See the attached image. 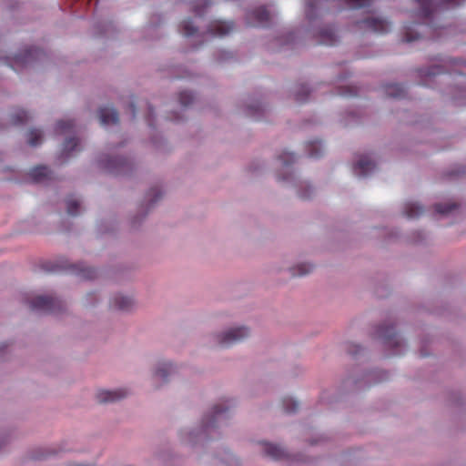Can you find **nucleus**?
<instances>
[{
	"instance_id": "nucleus-5",
	"label": "nucleus",
	"mask_w": 466,
	"mask_h": 466,
	"mask_svg": "<svg viewBox=\"0 0 466 466\" xmlns=\"http://www.w3.org/2000/svg\"><path fill=\"white\" fill-rule=\"evenodd\" d=\"M357 25L360 29L380 34L387 33L390 27L388 21L373 17H368L361 21H358Z\"/></svg>"
},
{
	"instance_id": "nucleus-39",
	"label": "nucleus",
	"mask_w": 466,
	"mask_h": 466,
	"mask_svg": "<svg viewBox=\"0 0 466 466\" xmlns=\"http://www.w3.org/2000/svg\"><path fill=\"white\" fill-rule=\"evenodd\" d=\"M279 160L281 161L283 167H288L290 164L295 162V156L292 153L289 152H284L282 155L279 156Z\"/></svg>"
},
{
	"instance_id": "nucleus-29",
	"label": "nucleus",
	"mask_w": 466,
	"mask_h": 466,
	"mask_svg": "<svg viewBox=\"0 0 466 466\" xmlns=\"http://www.w3.org/2000/svg\"><path fill=\"white\" fill-rule=\"evenodd\" d=\"M27 139L30 146L35 147L42 140V132L38 129H31L27 134Z\"/></svg>"
},
{
	"instance_id": "nucleus-21",
	"label": "nucleus",
	"mask_w": 466,
	"mask_h": 466,
	"mask_svg": "<svg viewBox=\"0 0 466 466\" xmlns=\"http://www.w3.org/2000/svg\"><path fill=\"white\" fill-rule=\"evenodd\" d=\"M385 94L390 97L400 98L404 96L405 89L399 84H388L384 86Z\"/></svg>"
},
{
	"instance_id": "nucleus-12",
	"label": "nucleus",
	"mask_w": 466,
	"mask_h": 466,
	"mask_svg": "<svg viewBox=\"0 0 466 466\" xmlns=\"http://www.w3.org/2000/svg\"><path fill=\"white\" fill-rule=\"evenodd\" d=\"M98 117L103 126L116 125L119 122L118 113L114 107H101L98 111Z\"/></svg>"
},
{
	"instance_id": "nucleus-23",
	"label": "nucleus",
	"mask_w": 466,
	"mask_h": 466,
	"mask_svg": "<svg viewBox=\"0 0 466 466\" xmlns=\"http://www.w3.org/2000/svg\"><path fill=\"white\" fill-rule=\"evenodd\" d=\"M175 369L171 363H161L155 372L157 378L162 379L164 381L167 378L174 372Z\"/></svg>"
},
{
	"instance_id": "nucleus-18",
	"label": "nucleus",
	"mask_w": 466,
	"mask_h": 466,
	"mask_svg": "<svg viewBox=\"0 0 466 466\" xmlns=\"http://www.w3.org/2000/svg\"><path fill=\"white\" fill-rule=\"evenodd\" d=\"M71 270L84 279H93L96 277V270L83 265H72Z\"/></svg>"
},
{
	"instance_id": "nucleus-35",
	"label": "nucleus",
	"mask_w": 466,
	"mask_h": 466,
	"mask_svg": "<svg viewBox=\"0 0 466 466\" xmlns=\"http://www.w3.org/2000/svg\"><path fill=\"white\" fill-rule=\"evenodd\" d=\"M457 208V205L454 203H439L434 206V208L436 212L440 214H448L451 210L455 209Z\"/></svg>"
},
{
	"instance_id": "nucleus-24",
	"label": "nucleus",
	"mask_w": 466,
	"mask_h": 466,
	"mask_svg": "<svg viewBox=\"0 0 466 466\" xmlns=\"http://www.w3.org/2000/svg\"><path fill=\"white\" fill-rule=\"evenodd\" d=\"M320 44L333 46L337 42L334 31L331 28H325L320 31Z\"/></svg>"
},
{
	"instance_id": "nucleus-27",
	"label": "nucleus",
	"mask_w": 466,
	"mask_h": 466,
	"mask_svg": "<svg viewBox=\"0 0 466 466\" xmlns=\"http://www.w3.org/2000/svg\"><path fill=\"white\" fill-rule=\"evenodd\" d=\"M29 118L28 113L23 109H17L12 114V122L14 125H22Z\"/></svg>"
},
{
	"instance_id": "nucleus-1",
	"label": "nucleus",
	"mask_w": 466,
	"mask_h": 466,
	"mask_svg": "<svg viewBox=\"0 0 466 466\" xmlns=\"http://www.w3.org/2000/svg\"><path fill=\"white\" fill-rule=\"evenodd\" d=\"M466 0H416L420 6V16L428 19L434 11L456 7Z\"/></svg>"
},
{
	"instance_id": "nucleus-33",
	"label": "nucleus",
	"mask_w": 466,
	"mask_h": 466,
	"mask_svg": "<svg viewBox=\"0 0 466 466\" xmlns=\"http://www.w3.org/2000/svg\"><path fill=\"white\" fill-rule=\"evenodd\" d=\"M312 268L313 266L310 264H299L296 268H292V275L301 277L309 273Z\"/></svg>"
},
{
	"instance_id": "nucleus-15",
	"label": "nucleus",
	"mask_w": 466,
	"mask_h": 466,
	"mask_svg": "<svg viewBox=\"0 0 466 466\" xmlns=\"http://www.w3.org/2000/svg\"><path fill=\"white\" fill-rule=\"evenodd\" d=\"M414 27H423L427 30H431V25L422 24H412L410 25L405 26L403 37L404 42L410 43L414 40H418L420 38L421 33L417 28Z\"/></svg>"
},
{
	"instance_id": "nucleus-8",
	"label": "nucleus",
	"mask_w": 466,
	"mask_h": 466,
	"mask_svg": "<svg viewBox=\"0 0 466 466\" xmlns=\"http://www.w3.org/2000/svg\"><path fill=\"white\" fill-rule=\"evenodd\" d=\"M319 0H309L306 6V15L309 19H312L316 9V5ZM350 8L358 9L370 5L372 0H343Z\"/></svg>"
},
{
	"instance_id": "nucleus-14",
	"label": "nucleus",
	"mask_w": 466,
	"mask_h": 466,
	"mask_svg": "<svg viewBox=\"0 0 466 466\" xmlns=\"http://www.w3.org/2000/svg\"><path fill=\"white\" fill-rule=\"evenodd\" d=\"M29 176L35 183H42L51 179V171L46 166H38L31 169Z\"/></svg>"
},
{
	"instance_id": "nucleus-11",
	"label": "nucleus",
	"mask_w": 466,
	"mask_h": 466,
	"mask_svg": "<svg viewBox=\"0 0 466 466\" xmlns=\"http://www.w3.org/2000/svg\"><path fill=\"white\" fill-rule=\"evenodd\" d=\"M235 25L233 22L214 21L210 24L208 32L213 36H225L233 32Z\"/></svg>"
},
{
	"instance_id": "nucleus-9",
	"label": "nucleus",
	"mask_w": 466,
	"mask_h": 466,
	"mask_svg": "<svg viewBox=\"0 0 466 466\" xmlns=\"http://www.w3.org/2000/svg\"><path fill=\"white\" fill-rule=\"evenodd\" d=\"M127 394V390L124 389H118L116 390H102L96 393V400L99 403L115 402L124 399Z\"/></svg>"
},
{
	"instance_id": "nucleus-32",
	"label": "nucleus",
	"mask_w": 466,
	"mask_h": 466,
	"mask_svg": "<svg viewBox=\"0 0 466 466\" xmlns=\"http://www.w3.org/2000/svg\"><path fill=\"white\" fill-rule=\"evenodd\" d=\"M74 127V123L71 120H60L56 123V131L58 134H65Z\"/></svg>"
},
{
	"instance_id": "nucleus-31",
	"label": "nucleus",
	"mask_w": 466,
	"mask_h": 466,
	"mask_svg": "<svg viewBox=\"0 0 466 466\" xmlns=\"http://www.w3.org/2000/svg\"><path fill=\"white\" fill-rule=\"evenodd\" d=\"M309 91L307 86L301 85L298 86L295 92V100L299 103H303L307 101Z\"/></svg>"
},
{
	"instance_id": "nucleus-28",
	"label": "nucleus",
	"mask_w": 466,
	"mask_h": 466,
	"mask_svg": "<svg viewBox=\"0 0 466 466\" xmlns=\"http://www.w3.org/2000/svg\"><path fill=\"white\" fill-rule=\"evenodd\" d=\"M80 204L78 200L70 197L66 199L67 213L71 216H76L79 213Z\"/></svg>"
},
{
	"instance_id": "nucleus-38",
	"label": "nucleus",
	"mask_w": 466,
	"mask_h": 466,
	"mask_svg": "<svg viewBox=\"0 0 466 466\" xmlns=\"http://www.w3.org/2000/svg\"><path fill=\"white\" fill-rule=\"evenodd\" d=\"M161 197H162V193L157 187L151 188L147 195V198H148L150 206H152L154 203H156Z\"/></svg>"
},
{
	"instance_id": "nucleus-34",
	"label": "nucleus",
	"mask_w": 466,
	"mask_h": 466,
	"mask_svg": "<svg viewBox=\"0 0 466 466\" xmlns=\"http://www.w3.org/2000/svg\"><path fill=\"white\" fill-rule=\"evenodd\" d=\"M283 409L287 413L295 412L298 410L299 404L291 398H285L282 401Z\"/></svg>"
},
{
	"instance_id": "nucleus-16",
	"label": "nucleus",
	"mask_w": 466,
	"mask_h": 466,
	"mask_svg": "<svg viewBox=\"0 0 466 466\" xmlns=\"http://www.w3.org/2000/svg\"><path fill=\"white\" fill-rule=\"evenodd\" d=\"M134 301L131 298L116 295L112 299L111 307L119 310H129L132 309Z\"/></svg>"
},
{
	"instance_id": "nucleus-43",
	"label": "nucleus",
	"mask_w": 466,
	"mask_h": 466,
	"mask_svg": "<svg viewBox=\"0 0 466 466\" xmlns=\"http://www.w3.org/2000/svg\"><path fill=\"white\" fill-rule=\"evenodd\" d=\"M152 115H153V109H152L151 106H148V112H147L146 117H147V121L149 126H152V122H151V119H150Z\"/></svg>"
},
{
	"instance_id": "nucleus-45",
	"label": "nucleus",
	"mask_w": 466,
	"mask_h": 466,
	"mask_svg": "<svg viewBox=\"0 0 466 466\" xmlns=\"http://www.w3.org/2000/svg\"><path fill=\"white\" fill-rule=\"evenodd\" d=\"M299 197L303 199H307L310 197V194H306L305 192H300Z\"/></svg>"
},
{
	"instance_id": "nucleus-4",
	"label": "nucleus",
	"mask_w": 466,
	"mask_h": 466,
	"mask_svg": "<svg viewBox=\"0 0 466 466\" xmlns=\"http://www.w3.org/2000/svg\"><path fill=\"white\" fill-rule=\"evenodd\" d=\"M248 335L249 330L246 327L233 328L217 336L218 344L224 348L230 347L240 342Z\"/></svg>"
},
{
	"instance_id": "nucleus-10",
	"label": "nucleus",
	"mask_w": 466,
	"mask_h": 466,
	"mask_svg": "<svg viewBox=\"0 0 466 466\" xmlns=\"http://www.w3.org/2000/svg\"><path fill=\"white\" fill-rule=\"evenodd\" d=\"M378 333L383 339L384 344L390 348H397L402 344L400 338L392 327H380Z\"/></svg>"
},
{
	"instance_id": "nucleus-36",
	"label": "nucleus",
	"mask_w": 466,
	"mask_h": 466,
	"mask_svg": "<svg viewBox=\"0 0 466 466\" xmlns=\"http://www.w3.org/2000/svg\"><path fill=\"white\" fill-rule=\"evenodd\" d=\"M210 5V3L204 0H197V2L193 5V12L198 15L201 16L204 13V8H207Z\"/></svg>"
},
{
	"instance_id": "nucleus-42",
	"label": "nucleus",
	"mask_w": 466,
	"mask_h": 466,
	"mask_svg": "<svg viewBox=\"0 0 466 466\" xmlns=\"http://www.w3.org/2000/svg\"><path fill=\"white\" fill-rule=\"evenodd\" d=\"M129 110L131 113V118L134 119L136 116V104L133 101L129 104Z\"/></svg>"
},
{
	"instance_id": "nucleus-25",
	"label": "nucleus",
	"mask_w": 466,
	"mask_h": 466,
	"mask_svg": "<svg viewBox=\"0 0 466 466\" xmlns=\"http://www.w3.org/2000/svg\"><path fill=\"white\" fill-rule=\"evenodd\" d=\"M308 151L310 157L318 158L322 156L323 147L320 141L314 140L308 143Z\"/></svg>"
},
{
	"instance_id": "nucleus-22",
	"label": "nucleus",
	"mask_w": 466,
	"mask_h": 466,
	"mask_svg": "<svg viewBox=\"0 0 466 466\" xmlns=\"http://www.w3.org/2000/svg\"><path fill=\"white\" fill-rule=\"evenodd\" d=\"M263 450L267 456L276 460L280 459L285 455L283 449L271 443H263Z\"/></svg>"
},
{
	"instance_id": "nucleus-41",
	"label": "nucleus",
	"mask_w": 466,
	"mask_h": 466,
	"mask_svg": "<svg viewBox=\"0 0 466 466\" xmlns=\"http://www.w3.org/2000/svg\"><path fill=\"white\" fill-rule=\"evenodd\" d=\"M342 96H355L356 91H354L351 87H347V90L339 93Z\"/></svg>"
},
{
	"instance_id": "nucleus-47",
	"label": "nucleus",
	"mask_w": 466,
	"mask_h": 466,
	"mask_svg": "<svg viewBox=\"0 0 466 466\" xmlns=\"http://www.w3.org/2000/svg\"><path fill=\"white\" fill-rule=\"evenodd\" d=\"M308 191H309L310 193L312 192V189L310 187L308 188Z\"/></svg>"
},
{
	"instance_id": "nucleus-17",
	"label": "nucleus",
	"mask_w": 466,
	"mask_h": 466,
	"mask_svg": "<svg viewBox=\"0 0 466 466\" xmlns=\"http://www.w3.org/2000/svg\"><path fill=\"white\" fill-rule=\"evenodd\" d=\"M443 67H444V66L434 65V66H432L430 68L420 69V76L421 77L425 78L423 83H422V85L429 86L428 78L430 79L432 76H435L437 75H440V74H442V73H445V72H449L448 70H445Z\"/></svg>"
},
{
	"instance_id": "nucleus-2",
	"label": "nucleus",
	"mask_w": 466,
	"mask_h": 466,
	"mask_svg": "<svg viewBox=\"0 0 466 466\" xmlns=\"http://www.w3.org/2000/svg\"><path fill=\"white\" fill-rule=\"evenodd\" d=\"M63 308L62 301L53 297L38 296L30 301L32 310L44 313H58Z\"/></svg>"
},
{
	"instance_id": "nucleus-30",
	"label": "nucleus",
	"mask_w": 466,
	"mask_h": 466,
	"mask_svg": "<svg viewBox=\"0 0 466 466\" xmlns=\"http://www.w3.org/2000/svg\"><path fill=\"white\" fill-rule=\"evenodd\" d=\"M180 31L185 36H192L196 34L197 28L192 25L190 20H185L180 25Z\"/></svg>"
},
{
	"instance_id": "nucleus-13",
	"label": "nucleus",
	"mask_w": 466,
	"mask_h": 466,
	"mask_svg": "<svg viewBox=\"0 0 466 466\" xmlns=\"http://www.w3.org/2000/svg\"><path fill=\"white\" fill-rule=\"evenodd\" d=\"M375 167V163L370 161L367 157H363L354 165V171L359 177H366L370 175Z\"/></svg>"
},
{
	"instance_id": "nucleus-44",
	"label": "nucleus",
	"mask_w": 466,
	"mask_h": 466,
	"mask_svg": "<svg viewBox=\"0 0 466 466\" xmlns=\"http://www.w3.org/2000/svg\"><path fill=\"white\" fill-rule=\"evenodd\" d=\"M449 64L450 66H456L459 64V61L455 60V59H451V60H448V61H445V66Z\"/></svg>"
},
{
	"instance_id": "nucleus-19",
	"label": "nucleus",
	"mask_w": 466,
	"mask_h": 466,
	"mask_svg": "<svg viewBox=\"0 0 466 466\" xmlns=\"http://www.w3.org/2000/svg\"><path fill=\"white\" fill-rule=\"evenodd\" d=\"M80 150L78 140L76 137L67 138L63 146L62 157L67 158L71 157L74 152Z\"/></svg>"
},
{
	"instance_id": "nucleus-46",
	"label": "nucleus",
	"mask_w": 466,
	"mask_h": 466,
	"mask_svg": "<svg viewBox=\"0 0 466 466\" xmlns=\"http://www.w3.org/2000/svg\"><path fill=\"white\" fill-rule=\"evenodd\" d=\"M172 120H178V117H171Z\"/></svg>"
},
{
	"instance_id": "nucleus-40",
	"label": "nucleus",
	"mask_w": 466,
	"mask_h": 466,
	"mask_svg": "<svg viewBox=\"0 0 466 466\" xmlns=\"http://www.w3.org/2000/svg\"><path fill=\"white\" fill-rule=\"evenodd\" d=\"M248 114L249 116H255V115H256L258 112H260V111H261V106H260V105H257L256 106H248Z\"/></svg>"
},
{
	"instance_id": "nucleus-7",
	"label": "nucleus",
	"mask_w": 466,
	"mask_h": 466,
	"mask_svg": "<svg viewBox=\"0 0 466 466\" xmlns=\"http://www.w3.org/2000/svg\"><path fill=\"white\" fill-rule=\"evenodd\" d=\"M105 167L112 174L119 175L126 174L131 167V163L127 158L116 157L109 159L106 164Z\"/></svg>"
},
{
	"instance_id": "nucleus-26",
	"label": "nucleus",
	"mask_w": 466,
	"mask_h": 466,
	"mask_svg": "<svg viewBox=\"0 0 466 466\" xmlns=\"http://www.w3.org/2000/svg\"><path fill=\"white\" fill-rule=\"evenodd\" d=\"M404 213L409 218H415L423 213V208L416 203H407Z\"/></svg>"
},
{
	"instance_id": "nucleus-3",
	"label": "nucleus",
	"mask_w": 466,
	"mask_h": 466,
	"mask_svg": "<svg viewBox=\"0 0 466 466\" xmlns=\"http://www.w3.org/2000/svg\"><path fill=\"white\" fill-rule=\"evenodd\" d=\"M42 55H44L42 50L35 47H30L17 54L12 59H8L6 64L16 71L19 67H24L30 65L33 61L38 59Z\"/></svg>"
},
{
	"instance_id": "nucleus-20",
	"label": "nucleus",
	"mask_w": 466,
	"mask_h": 466,
	"mask_svg": "<svg viewBox=\"0 0 466 466\" xmlns=\"http://www.w3.org/2000/svg\"><path fill=\"white\" fill-rule=\"evenodd\" d=\"M229 407L224 406V404H216L211 410L210 418H207L205 420V425L207 427L213 425L219 418L225 413Z\"/></svg>"
},
{
	"instance_id": "nucleus-6",
	"label": "nucleus",
	"mask_w": 466,
	"mask_h": 466,
	"mask_svg": "<svg viewBox=\"0 0 466 466\" xmlns=\"http://www.w3.org/2000/svg\"><path fill=\"white\" fill-rule=\"evenodd\" d=\"M269 21V12L264 6L256 8L247 14V23L250 26H267Z\"/></svg>"
},
{
	"instance_id": "nucleus-37",
	"label": "nucleus",
	"mask_w": 466,
	"mask_h": 466,
	"mask_svg": "<svg viewBox=\"0 0 466 466\" xmlns=\"http://www.w3.org/2000/svg\"><path fill=\"white\" fill-rule=\"evenodd\" d=\"M178 99L183 106H187L193 102L194 96L190 92L182 91L178 95Z\"/></svg>"
}]
</instances>
